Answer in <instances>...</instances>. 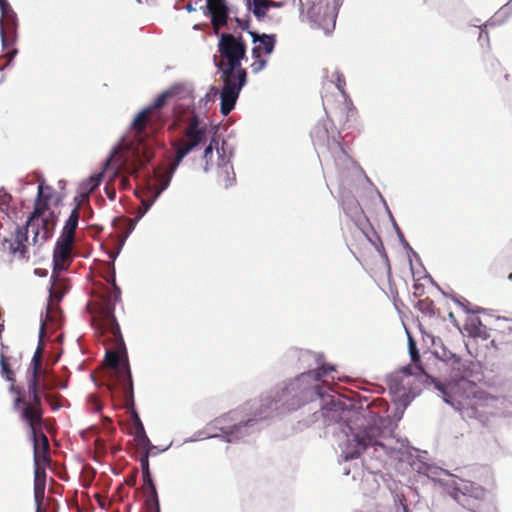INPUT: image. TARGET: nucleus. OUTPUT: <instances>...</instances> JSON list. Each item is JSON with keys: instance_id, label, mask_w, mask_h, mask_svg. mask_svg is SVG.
<instances>
[{"instance_id": "f257e3e1", "label": "nucleus", "mask_w": 512, "mask_h": 512, "mask_svg": "<svg viewBox=\"0 0 512 512\" xmlns=\"http://www.w3.org/2000/svg\"><path fill=\"white\" fill-rule=\"evenodd\" d=\"M50 197V188L44 183L38 186L35 208L24 227H18L11 239H5L2 243V250L7 251L14 259L27 257L28 234L33 235L34 245H42L54 232L57 224V215L54 212H47V202Z\"/></svg>"}, {"instance_id": "f03ea898", "label": "nucleus", "mask_w": 512, "mask_h": 512, "mask_svg": "<svg viewBox=\"0 0 512 512\" xmlns=\"http://www.w3.org/2000/svg\"><path fill=\"white\" fill-rule=\"evenodd\" d=\"M218 49L226 61L216 62L222 70L224 82L221 90V113L227 116L235 107L240 91L247 82L246 70L241 67V60L246 55V45L242 38L232 34L221 35Z\"/></svg>"}, {"instance_id": "7ed1b4c3", "label": "nucleus", "mask_w": 512, "mask_h": 512, "mask_svg": "<svg viewBox=\"0 0 512 512\" xmlns=\"http://www.w3.org/2000/svg\"><path fill=\"white\" fill-rule=\"evenodd\" d=\"M324 368L302 373L296 379L288 383L281 392H276L275 399L266 397L260 403L254 402V416H262L267 410H279L281 413L289 412L299 408L305 401L314 394L322 397L321 387L312 384L321 379Z\"/></svg>"}, {"instance_id": "20e7f679", "label": "nucleus", "mask_w": 512, "mask_h": 512, "mask_svg": "<svg viewBox=\"0 0 512 512\" xmlns=\"http://www.w3.org/2000/svg\"><path fill=\"white\" fill-rule=\"evenodd\" d=\"M64 292L58 289V284L51 285L49 290V301L47 303L45 316L41 317L39 331V345L32 358V377L28 383V393L30 396L29 403L24 407H41V399L39 394L40 376L42 373V351L43 339L49 324H56L60 318V310L58 303L62 299Z\"/></svg>"}, {"instance_id": "39448f33", "label": "nucleus", "mask_w": 512, "mask_h": 512, "mask_svg": "<svg viewBox=\"0 0 512 512\" xmlns=\"http://www.w3.org/2000/svg\"><path fill=\"white\" fill-rule=\"evenodd\" d=\"M362 452H367L370 457L378 460L391 453V448L382 441V431L376 421L351 429V438L347 439L342 449V457L345 461L357 458Z\"/></svg>"}, {"instance_id": "423d86ee", "label": "nucleus", "mask_w": 512, "mask_h": 512, "mask_svg": "<svg viewBox=\"0 0 512 512\" xmlns=\"http://www.w3.org/2000/svg\"><path fill=\"white\" fill-rule=\"evenodd\" d=\"M205 134L206 130L204 127L200 126L199 118L197 116L190 118L184 130V137L173 142L176 153L174 159L163 172L156 174V181L159 184V188L156 189L154 198L159 197L160 194L168 188L174 173L184 157L204 140Z\"/></svg>"}, {"instance_id": "0eeeda50", "label": "nucleus", "mask_w": 512, "mask_h": 512, "mask_svg": "<svg viewBox=\"0 0 512 512\" xmlns=\"http://www.w3.org/2000/svg\"><path fill=\"white\" fill-rule=\"evenodd\" d=\"M80 211L78 207L73 208L65 225L56 241L53 251V273L51 280L58 284V289L63 290V284L57 280V273L68 268L72 261V250L75 241V232L78 227Z\"/></svg>"}, {"instance_id": "6e6552de", "label": "nucleus", "mask_w": 512, "mask_h": 512, "mask_svg": "<svg viewBox=\"0 0 512 512\" xmlns=\"http://www.w3.org/2000/svg\"><path fill=\"white\" fill-rule=\"evenodd\" d=\"M437 477H432L443 486L447 492L463 507L469 510L477 508L476 501L485 498L486 491L474 483L458 478L446 470L432 472Z\"/></svg>"}, {"instance_id": "1a4fd4ad", "label": "nucleus", "mask_w": 512, "mask_h": 512, "mask_svg": "<svg viewBox=\"0 0 512 512\" xmlns=\"http://www.w3.org/2000/svg\"><path fill=\"white\" fill-rule=\"evenodd\" d=\"M177 90L178 87H172L171 89L164 91L154 100L150 106L144 108L135 116L131 123V128L135 132V138L139 144L144 141V138L147 135L145 133V128L146 125L150 123L153 112L162 108L165 105L167 99L176 94Z\"/></svg>"}, {"instance_id": "9d476101", "label": "nucleus", "mask_w": 512, "mask_h": 512, "mask_svg": "<svg viewBox=\"0 0 512 512\" xmlns=\"http://www.w3.org/2000/svg\"><path fill=\"white\" fill-rule=\"evenodd\" d=\"M20 416L31 429L34 447V467L46 464L47 462L43 461V451L40 450L38 442V428L42 422L41 407H22L20 409Z\"/></svg>"}, {"instance_id": "9b49d317", "label": "nucleus", "mask_w": 512, "mask_h": 512, "mask_svg": "<svg viewBox=\"0 0 512 512\" xmlns=\"http://www.w3.org/2000/svg\"><path fill=\"white\" fill-rule=\"evenodd\" d=\"M251 36L252 43L254 44L251 55L258 57V55H271L274 51L276 44V36L274 34H260L255 31H248Z\"/></svg>"}, {"instance_id": "f8f14e48", "label": "nucleus", "mask_w": 512, "mask_h": 512, "mask_svg": "<svg viewBox=\"0 0 512 512\" xmlns=\"http://www.w3.org/2000/svg\"><path fill=\"white\" fill-rule=\"evenodd\" d=\"M207 8L211 14V21L216 29L226 24L228 9L225 0H206Z\"/></svg>"}, {"instance_id": "ddd939ff", "label": "nucleus", "mask_w": 512, "mask_h": 512, "mask_svg": "<svg viewBox=\"0 0 512 512\" xmlns=\"http://www.w3.org/2000/svg\"><path fill=\"white\" fill-rule=\"evenodd\" d=\"M2 18L0 19V35L2 44L7 45V33L12 32L15 27L14 14L6 0H0Z\"/></svg>"}, {"instance_id": "4468645a", "label": "nucleus", "mask_w": 512, "mask_h": 512, "mask_svg": "<svg viewBox=\"0 0 512 512\" xmlns=\"http://www.w3.org/2000/svg\"><path fill=\"white\" fill-rule=\"evenodd\" d=\"M101 326L104 330L109 331L113 336L120 333V328L114 315V304L107 303L101 310Z\"/></svg>"}, {"instance_id": "2eb2a0df", "label": "nucleus", "mask_w": 512, "mask_h": 512, "mask_svg": "<svg viewBox=\"0 0 512 512\" xmlns=\"http://www.w3.org/2000/svg\"><path fill=\"white\" fill-rule=\"evenodd\" d=\"M469 384V382L465 379H461L460 382L457 384V386H462V387H465ZM435 387L437 390H439L441 393H442V396H443V400L447 403V404H450L451 406H453L454 408L458 409V410H461V401L459 400H456L454 398V395L452 394H456V385H452V384H449V385H443L441 383H436L435 384Z\"/></svg>"}, {"instance_id": "dca6fc26", "label": "nucleus", "mask_w": 512, "mask_h": 512, "mask_svg": "<svg viewBox=\"0 0 512 512\" xmlns=\"http://www.w3.org/2000/svg\"><path fill=\"white\" fill-rule=\"evenodd\" d=\"M485 405L495 409L496 415L512 416V401L506 398L489 396L485 399Z\"/></svg>"}, {"instance_id": "f3484780", "label": "nucleus", "mask_w": 512, "mask_h": 512, "mask_svg": "<svg viewBox=\"0 0 512 512\" xmlns=\"http://www.w3.org/2000/svg\"><path fill=\"white\" fill-rule=\"evenodd\" d=\"M106 361L110 367L113 369H117L123 378V381L126 382L128 388L132 389V378L129 367L126 365L123 369H120V358L117 353L109 352L106 354Z\"/></svg>"}, {"instance_id": "a211bd4d", "label": "nucleus", "mask_w": 512, "mask_h": 512, "mask_svg": "<svg viewBox=\"0 0 512 512\" xmlns=\"http://www.w3.org/2000/svg\"><path fill=\"white\" fill-rule=\"evenodd\" d=\"M253 418H247L246 420H241L239 423L234 424L231 427H220V429L226 434L227 441L233 442L242 437V429L248 428L253 425Z\"/></svg>"}, {"instance_id": "6ab92c4d", "label": "nucleus", "mask_w": 512, "mask_h": 512, "mask_svg": "<svg viewBox=\"0 0 512 512\" xmlns=\"http://www.w3.org/2000/svg\"><path fill=\"white\" fill-rule=\"evenodd\" d=\"M123 151H132L134 156H139L140 151L138 147H135L134 143L128 141L125 137L121 138L120 143L114 147L110 157L107 160L106 165H109L114 159L121 154Z\"/></svg>"}, {"instance_id": "aec40b11", "label": "nucleus", "mask_w": 512, "mask_h": 512, "mask_svg": "<svg viewBox=\"0 0 512 512\" xmlns=\"http://www.w3.org/2000/svg\"><path fill=\"white\" fill-rule=\"evenodd\" d=\"M135 435L134 439L138 446L145 448L146 450H152L154 446L151 444L148 436L146 435V432L144 430V426L139 419V417L136 416L135 419Z\"/></svg>"}, {"instance_id": "412c9836", "label": "nucleus", "mask_w": 512, "mask_h": 512, "mask_svg": "<svg viewBox=\"0 0 512 512\" xmlns=\"http://www.w3.org/2000/svg\"><path fill=\"white\" fill-rule=\"evenodd\" d=\"M248 6L249 10H251L258 19H261L266 15L270 3L268 0H248Z\"/></svg>"}, {"instance_id": "4be33fe9", "label": "nucleus", "mask_w": 512, "mask_h": 512, "mask_svg": "<svg viewBox=\"0 0 512 512\" xmlns=\"http://www.w3.org/2000/svg\"><path fill=\"white\" fill-rule=\"evenodd\" d=\"M34 486L46 487V471L42 466L34 467Z\"/></svg>"}, {"instance_id": "5701e85b", "label": "nucleus", "mask_w": 512, "mask_h": 512, "mask_svg": "<svg viewBox=\"0 0 512 512\" xmlns=\"http://www.w3.org/2000/svg\"><path fill=\"white\" fill-rule=\"evenodd\" d=\"M45 497V487L44 486H34V500L36 505V512H43L41 506Z\"/></svg>"}, {"instance_id": "b1692460", "label": "nucleus", "mask_w": 512, "mask_h": 512, "mask_svg": "<svg viewBox=\"0 0 512 512\" xmlns=\"http://www.w3.org/2000/svg\"><path fill=\"white\" fill-rule=\"evenodd\" d=\"M40 438L41 443H39V448L43 451V461L48 462V450H49V442L45 434L41 432V426L38 428V439Z\"/></svg>"}, {"instance_id": "393cba45", "label": "nucleus", "mask_w": 512, "mask_h": 512, "mask_svg": "<svg viewBox=\"0 0 512 512\" xmlns=\"http://www.w3.org/2000/svg\"><path fill=\"white\" fill-rule=\"evenodd\" d=\"M102 173H98L96 175H93L91 176L83 185V188L85 190H88L89 192L93 191L94 189H96L101 181H102Z\"/></svg>"}, {"instance_id": "a878e982", "label": "nucleus", "mask_w": 512, "mask_h": 512, "mask_svg": "<svg viewBox=\"0 0 512 512\" xmlns=\"http://www.w3.org/2000/svg\"><path fill=\"white\" fill-rule=\"evenodd\" d=\"M218 96L221 97V92L219 93V90L215 86H211L205 96L200 100V103L206 106L208 103L214 102Z\"/></svg>"}, {"instance_id": "bb28decb", "label": "nucleus", "mask_w": 512, "mask_h": 512, "mask_svg": "<svg viewBox=\"0 0 512 512\" xmlns=\"http://www.w3.org/2000/svg\"><path fill=\"white\" fill-rule=\"evenodd\" d=\"M253 62L250 67L253 73L257 74L261 72L267 65V60L262 57V55H258V57H252Z\"/></svg>"}, {"instance_id": "cd10ccee", "label": "nucleus", "mask_w": 512, "mask_h": 512, "mask_svg": "<svg viewBox=\"0 0 512 512\" xmlns=\"http://www.w3.org/2000/svg\"><path fill=\"white\" fill-rule=\"evenodd\" d=\"M0 365H1V372L2 375L6 377L7 381L13 382V372L11 371L9 365L6 363L5 359L1 357L0 359Z\"/></svg>"}, {"instance_id": "c85d7f7f", "label": "nucleus", "mask_w": 512, "mask_h": 512, "mask_svg": "<svg viewBox=\"0 0 512 512\" xmlns=\"http://www.w3.org/2000/svg\"><path fill=\"white\" fill-rule=\"evenodd\" d=\"M142 478H143L144 483L149 486L152 493L156 496L157 495L156 487L152 481L150 470H148L146 472H142Z\"/></svg>"}, {"instance_id": "c756f323", "label": "nucleus", "mask_w": 512, "mask_h": 512, "mask_svg": "<svg viewBox=\"0 0 512 512\" xmlns=\"http://www.w3.org/2000/svg\"><path fill=\"white\" fill-rule=\"evenodd\" d=\"M151 450H146L140 457L141 471L146 472L149 469V455Z\"/></svg>"}, {"instance_id": "7c9ffc66", "label": "nucleus", "mask_w": 512, "mask_h": 512, "mask_svg": "<svg viewBox=\"0 0 512 512\" xmlns=\"http://www.w3.org/2000/svg\"><path fill=\"white\" fill-rule=\"evenodd\" d=\"M10 391H11L12 393H15V394L17 395V396H16V398L14 399V408H15V409H20V405H21V404H25V402H24L23 398L21 397L19 390L17 389V387H16V386H14V385L12 384V385L10 386Z\"/></svg>"}, {"instance_id": "2f4dec72", "label": "nucleus", "mask_w": 512, "mask_h": 512, "mask_svg": "<svg viewBox=\"0 0 512 512\" xmlns=\"http://www.w3.org/2000/svg\"><path fill=\"white\" fill-rule=\"evenodd\" d=\"M235 20L238 24V27H240L242 30L250 31L249 30V21L247 19H241V18L236 17Z\"/></svg>"}, {"instance_id": "473e14b6", "label": "nucleus", "mask_w": 512, "mask_h": 512, "mask_svg": "<svg viewBox=\"0 0 512 512\" xmlns=\"http://www.w3.org/2000/svg\"><path fill=\"white\" fill-rule=\"evenodd\" d=\"M212 153H213V147H212V144H210L209 146H207L205 148V151H204V158L206 159V161H208V158L212 156Z\"/></svg>"}, {"instance_id": "72a5a7b5", "label": "nucleus", "mask_w": 512, "mask_h": 512, "mask_svg": "<svg viewBox=\"0 0 512 512\" xmlns=\"http://www.w3.org/2000/svg\"><path fill=\"white\" fill-rule=\"evenodd\" d=\"M409 352H410V356H411L412 361H416V360L419 359V353L417 351V348L411 349V351H409Z\"/></svg>"}, {"instance_id": "f704fd0d", "label": "nucleus", "mask_w": 512, "mask_h": 512, "mask_svg": "<svg viewBox=\"0 0 512 512\" xmlns=\"http://www.w3.org/2000/svg\"><path fill=\"white\" fill-rule=\"evenodd\" d=\"M228 168H229V167L226 165V166H225V171H226V173H227V174H228ZM233 179H234V178H230V177L227 175V178H226V180H225V184H224V185H225V187H229L230 185H232Z\"/></svg>"}, {"instance_id": "c9c22d12", "label": "nucleus", "mask_w": 512, "mask_h": 512, "mask_svg": "<svg viewBox=\"0 0 512 512\" xmlns=\"http://www.w3.org/2000/svg\"><path fill=\"white\" fill-rule=\"evenodd\" d=\"M344 82V80L341 78V76L338 75L337 77V88L343 93V88H342V83Z\"/></svg>"}, {"instance_id": "e433bc0d", "label": "nucleus", "mask_w": 512, "mask_h": 512, "mask_svg": "<svg viewBox=\"0 0 512 512\" xmlns=\"http://www.w3.org/2000/svg\"><path fill=\"white\" fill-rule=\"evenodd\" d=\"M113 297H114L115 301L118 300L120 297V289L116 286H114Z\"/></svg>"}, {"instance_id": "4c0bfd02", "label": "nucleus", "mask_w": 512, "mask_h": 512, "mask_svg": "<svg viewBox=\"0 0 512 512\" xmlns=\"http://www.w3.org/2000/svg\"><path fill=\"white\" fill-rule=\"evenodd\" d=\"M415 348H416L415 342L413 341V339L411 337H409V351H411V349H415Z\"/></svg>"}, {"instance_id": "58836bf2", "label": "nucleus", "mask_w": 512, "mask_h": 512, "mask_svg": "<svg viewBox=\"0 0 512 512\" xmlns=\"http://www.w3.org/2000/svg\"><path fill=\"white\" fill-rule=\"evenodd\" d=\"M238 415H239L238 412H231V413H229L228 417L236 420V419H238Z\"/></svg>"}, {"instance_id": "ea45409f", "label": "nucleus", "mask_w": 512, "mask_h": 512, "mask_svg": "<svg viewBox=\"0 0 512 512\" xmlns=\"http://www.w3.org/2000/svg\"><path fill=\"white\" fill-rule=\"evenodd\" d=\"M155 199H156V198H153V200H152V201H150V202H148V203H144V205H145V211H147V210L150 208V206L152 205V203L154 202V200H155Z\"/></svg>"}, {"instance_id": "a19ab883", "label": "nucleus", "mask_w": 512, "mask_h": 512, "mask_svg": "<svg viewBox=\"0 0 512 512\" xmlns=\"http://www.w3.org/2000/svg\"><path fill=\"white\" fill-rule=\"evenodd\" d=\"M185 8L188 12L195 11V8L191 4H187Z\"/></svg>"}, {"instance_id": "79ce46f5", "label": "nucleus", "mask_w": 512, "mask_h": 512, "mask_svg": "<svg viewBox=\"0 0 512 512\" xmlns=\"http://www.w3.org/2000/svg\"><path fill=\"white\" fill-rule=\"evenodd\" d=\"M401 507L403 512H409L408 506L401 502Z\"/></svg>"}, {"instance_id": "37998d69", "label": "nucleus", "mask_w": 512, "mask_h": 512, "mask_svg": "<svg viewBox=\"0 0 512 512\" xmlns=\"http://www.w3.org/2000/svg\"><path fill=\"white\" fill-rule=\"evenodd\" d=\"M483 37V30H481L480 34H479V38L481 39Z\"/></svg>"}, {"instance_id": "c03bdc74", "label": "nucleus", "mask_w": 512, "mask_h": 512, "mask_svg": "<svg viewBox=\"0 0 512 512\" xmlns=\"http://www.w3.org/2000/svg\"><path fill=\"white\" fill-rule=\"evenodd\" d=\"M123 184H126L127 183V179H123Z\"/></svg>"}, {"instance_id": "a18cd8bd", "label": "nucleus", "mask_w": 512, "mask_h": 512, "mask_svg": "<svg viewBox=\"0 0 512 512\" xmlns=\"http://www.w3.org/2000/svg\"><path fill=\"white\" fill-rule=\"evenodd\" d=\"M509 279L512 280V274L509 275Z\"/></svg>"}, {"instance_id": "49530a36", "label": "nucleus", "mask_w": 512, "mask_h": 512, "mask_svg": "<svg viewBox=\"0 0 512 512\" xmlns=\"http://www.w3.org/2000/svg\"><path fill=\"white\" fill-rule=\"evenodd\" d=\"M510 3H512V0H510Z\"/></svg>"}]
</instances>
